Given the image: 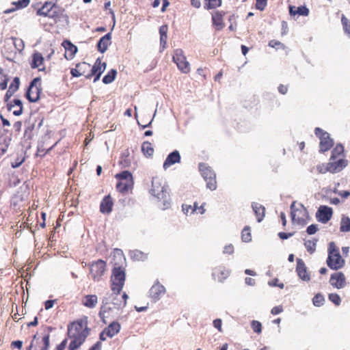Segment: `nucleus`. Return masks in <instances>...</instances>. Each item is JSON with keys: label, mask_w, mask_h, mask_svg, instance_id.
<instances>
[{"label": "nucleus", "mask_w": 350, "mask_h": 350, "mask_svg": "<svg viewBox=\"0 0 350 350\" xmlns=\"http://www.w3.org/2000/svg\"><path fill=\"white\" fill-rule=\"evenodd\" d=\"M252 206L256 215L257 221L260 222L264 219L265 208L262 204L257 202H254Z\"/></svg>", "instance_id": "nucleus-34"}, {"label": "nucleus", "mask_w": 350, "mask_h": 350, "mask_svg": "<svg viewBox=\"0 0 350 350\" xmlns=\"http://www.w3.org/2000/svg\"><path fill=\"white\" fill-rule=\"evenodd\" d=\"M325 302L324 296L321 293L316 294L312 298V303L314 306L320 307L323 305Z\"/></svg>", "instance_id": "nucleus-47"}, {"label": "nucleus", "mask_w": 350, "mask_h": 350, "mask_svg": "<svg viewBox=\"0 0 350 350\" xmlns=\"http://www.w3.org/2000/svg\"><path fill=\"white\" fill-rule=\"evenodd\" d=\"M317 230V226L315 224H312L307 228L306 232L308 234H314V233H316Z\"/></svg>", "instance_id": "nucleus-58"}, {"label": "nucleus", "mask_w": 350, "mask_h": 350, "mask_svg": "<svg viewBox=\"0 0 350 350\" xmlns=\"http://www.w3.org/2000/svg\"><path fill=\"white\" fill-rule=\"evenodd\" d=\"M106 68V64L102 62L100 58H98L94 64L92 66L89 75L86 76L87 79H90L92 77H95L94 82H96L100 79V75L104 72Z\"/></svg>", "instance_id": "nucleus-14"}, {"label": "nucleus", "mask_w": 350, "mask_h": 350, "mask_svg": "<svg viewBox=\"0 0 350 350\" xmlns=\"http://www.w3.org/2000/svg\"><path fill=\"white\" fill-rule=\"evenodd\" d=\"M112 295V304H113L115 309L120 310L126 306L129 297L125 292H124L121 295L118 294V297H116V295H113V293Z\"/></svg>", "instance_id": "nucleus-26"}, {"label": "nucleus", "mask_w": 350, "mask_h": 350, "mask_svg": "<svg viewBox=\"0 0 350 350\" xmlns=\"http://www.w3.org/2000/svg\"><path fill=\"white\" fill-rule=\"evenodd\" d=\"M102 344L100 341L96 342L88 350H101Z\"/></svg>", "instance_id": "nucleus-64"}, {"label": "nucleus", "mask_w": 350, "mask_h": 350, "mask_svg": "<svg viewBox=\"0 0 350 350\" xmlns=\"http://www.w3.org/2000/svg\"><path fill=\"white\" fill-rule=\"evenodd\" d=\"M91 70V65L85 62H80L76 64L75 68H72L70 74L73 77H79L81 76L89 75Z\"/></svg>", "instance_id": "nucleus-15"}, {"label": "nucleus", "mask_w": 350, "mask_h": 350, "mask_svg": "<svg viewBox=\"0 0 350 350\" xmlns=\"http://www.w3.org/2000/svg\"><path fill=\"white\" fill-rule=\"evenodd\" d=\"M172 60L181 72L187 74L190 72L191 67L189 62L187 60L184 51L181 49L174 50Z\"/></svg>", "instance_id": "nucleus-8"}, {"label": "nucleus", "mask_w": 350, "mask_h": 350, "mask_svg": "<svg viewBox=\"0 0 350 350\" xmlns=\"http://www.w3.org/2000/svg\"><path fill=\"white\" fill-rule=\"evenodd\" d=\"M41 90V79L36 77L31 82L26 93V98L29 102L35 103L39 100Z\"/></svg>", "instance_id": "nucleus-10"}, {"label": "nucleus", "mask_w": 350, "mask_h": 350, "mask_svg": "<svg viewBox=\"0 0 350 350\" xmlns=\"http://www.w3.org/2000/svg\"><path fill=\"white\" fill-rule=\"evenodd\" d=\"M150 193L159 201H163L164 206L169 204L168 200L170 195L168 192V187L162 178L159 176L152 178V187L150 189Z\"/></svg>", "instance_id": "nucleus-3"}, {"label": "nucleus", "mask_w": 350, "mask_h": 350, "mask_svg": "<svg viewBox=\"0 0 350 350\" xmlns=\"http://www.w3.org/2000/svg\"><path fill=\"white\" fill-rule=\"evenodd\" d=\"M98 314L102 321L106 324L108 320L114 319L116 314L114 312V308L105 304L101 306Z\"/></svg>", "instance_id": "nucleus-19"}, {"label": "nucleus", "mask_w": 350, "mask_h": 350, "mask_svg": "<svg viewBox=\"0 0 350 350\" xmlns=\"http://www.w3.org/2000/svg\"><path fill=\"white\" fill-rule=\"evenodd\" d=\"M90 332L87 316L70 323L67 327V338L70 340L68 350L79 349L85 342Z\"/></svg>", "instance_id": "nucleus-1"}, {"label": "nucleus", "mask_w": 350, "mask_h": 350, "mask_svg": "<svg viewBox=\"0 0 350 350\" xmlns=\"http://www.w3.org/2000/svg\"><path fill=\"white\" fill-rule=\"evenodd\" d=\"M116 178L119 181L116 185V189L118 192L126 193L133 187V178L132 174L129 171H123L116 174Z\"/></svg>", "instance_id": "nucleus-5"}, {"label": "nucleus", "mask_w": 350, "mask_h": 350, "mask_svg": "<svg viewBox=\"0 0 350 350\" xmlns=\"http://www.w3.org/2000/svg\"><path fill=\"white\" fill-rule=\"evenodd\" d=\"M234 252V247L232 245H226L224 249V253L232 254Z\"/></svg>", "instance_id": "nucleus-63"}, {"label": "nucleus", "mask_w": 350, "mask_h": 350, "mask_svg": "<svg viewBox=\"0 0 350 350\" xmlns=\"http://www.w3.org/2000/svg\"><path fill=\"white\" fill-rule=\"evenodd\" d=\"M314 133L320 139L319 151L325 152L330 150L334 145V142L329 134L319 127L315 128Z\"/></svg>", "instance_id": "nucleus-9"}, {"label": "nucleus", "mask_w": 350, "mask_h": 350, "mask_svg": "<svg viewBox=\"0 0 350 350\" xmlns=\"http://www.w3.org/2000/svg\"><path fill=\"white\" fill-rule=\"evenodd\" d=\"M165 288L159 282H155L149 291V297L154 301L156 302L165 294Z\"/></svg>", "instance_id": "nucleus-18"}, {"label": "nucleus", "mask_w": 350, "mask_h": 350, "mask_svg": "<svg viewBox=\"0 0 350 350\" xmlns=\"http://www.w3.org/2000/svg\"><path fill=\"white\" fill-rule=\"evenodd\" d=\"M20 85V79L18 77L14 78L10 83L8 91L5 93L4 100L8 102V100L14 95V94L18 90Z\"/></svg>", "instance_id": "nucleus-30"}, {"label": "nucleus", "mask_w": 350, "mask_h": 350, "mask_svg": "<svg viewBox=\"0 0 350 350\" xmlns=\"http://www.w3.org/2000/svg\"><path fill=\"white\" fill-rule=\"evenodd\" d=\"M289 12L291 15H299V16H308L309 14V10L306 6H290Z\"/></svg>", "instance_id": "nucleus-36"}, {"label": "nucleus", "mask_w": 350, "mask_h": 350, "mask_svg": "<svg viewBox=\"0 0 350 350\" xmlns=\"http://www.w3.org/2000/svg\"><path fill=\"white\" fill-rule=\"evenodd\" d=\"M329 165L328 163L326 164H320L317 166V170L320 174H325L327 172H329Z\"/></svg>", "instance_id": "nucleus-54"}, {"label": "nucleus", "mask_w": 350, "mask_h": 350, "mask_svg": "<svg viewBox=\"0 0 350 350\" xmlns=\"http://www.w3.org/2000/svg\"><path fill=\"white\" fill-rule=\"evenodd\" d=\"M293 234H294L293 232L286 233V232H280L278 233V237L281 239L284 240V239H288L289 237H292Z\"/></svg>", "instance_id": "nucleus-61"}, {"label": "nucleus", "mask_w": 350, "mask_h": 350, "mask_svg": "<svg viewBox=\"0 0 350 350\" xmlns=\"http://www.w3.org/2000/svg\"><path fill=\"white\" fill-rule=\"evenodd\" d=\"M36 336H34V339L31 341L30 345V349L31 350H48L49 347V334H46L43 336L40 345H38V342L35 340Z\"/></svg>", "instance_id": "nucleus-25"}, {"label": "nucleus", "mask_w": 350, "mask_h": 350, "mask_svg": "<svg viewBox=\"0 0 350 350\" xmlns=\"http://www.w3.org/2000/svg\"><path fill=\"white\" fill-rule=\"evenodd\" d=\"M199 170L206 183V187L214 191L217 189L216 174L211 167L205 163L199 164Z\"/></svg>", "instance_id": "nucleus-6"}, {"label": "nucleus", "mask_w": 350, "mask_h": 350, "mask_svg": "<svg viewBox=\"0 0 350 350\" xmlns=\"http://www.w3.org/2000/svg\"><path fill=\"white\" fill-rule=\"evenodd\" d=\"M131 160L129 157V152L128 150H126L125 152H122V154L120 156V161H119V165L122 167H128L131 165Z\"/></svg>", "instance_id": "nucleus-38"}, {"label": "nucleus", "mask_w": 350, "mask_h": 350, "mask_svg": "<svg viewBox=\"0 0 350 350\" xmlns=\"http://www.w3.org/2000/svg\"><path fill=\"white\" fill-rule=\"evenodd\" d=\"M269 46L270 47L276 48V49H278L280 47H281L282 49L284 48V45L282 42H280L278 40H270L269 42Z\"/></svg>", "instance_id": "nucleus-55"}, {"label": "nucleus", "mask_w": 350, "mask_h": 350, "mask_svg": "<svg viewBox=\"0 0 350 350\" xmlns=\"http://www.w3.org/2000/svg\"><path fill=\"white\" fill-rule=\"evenodd\" d=\"M345 150L342 144H338L332 150V154L330 157L331 160H336V159H345Z\"/></svg>", "instance_id": "nucleus-35"}, {"label": "nucleus", "mask_w": 350, "mask_h": 350, "mask_svg": "<svg viewBox=\"0 0 350 350\" xmlns=\"http://www.w3.org/2000/svg\"><path fill=\"white\" fill-rule=\"evenodd\" d=\"M222 4V0H204V8L205 10H214L219 8Z\"/></svg>", "instance_id": "nucleus-39"}, {"label": "nucleus", "mask_w": 350, "mask_h": 350, "mask_svg": "<svg viewBox=\"0 0 350 350\" xmlns=\"http://www.w3.org/2000/svg\"><path fill=\"white\" fill-rule=\"evenodd\" d=\"M267 5V0H256L255 8L260 11H264Z\"/></svg>", "instance_id": "nucleus-53"}, {"label": "nucleus", "mask_w": 350, "mask_h": 350, "mask_svg": "<svg viewBox=\"0 0 350 350\" xmlns=\"http://www.w3.org/2000/svg\"><path fill=\"white\" fill-rule=\"evenodd\" d=\"M142 151L146 157L152 156L154 153V148L152 144L148 141L143 142L142 144Z\"/></svg>", "instance_id": "nucleus-40"}, {"label": "nucleus", "mask_w": 350, "mask_h": 350, "mask_svg": "<svg viewBox=\"0 0 350 350\" xmlns=\"http://www.w3.org/2000/svg\"><path fill=\"white\" fill-rule=\"evenodd\" d=\"M222 321L220 319H216L213 321V325L218 329L219 332H222Z\"/></svg>", "instance_id": "nucleus-59"}, {"label": "nucleus", "mask_w": 350, "mask_h": 350, "mask_svg": "<svg viewBox=\"0 0 350 350\" xmlns=\"http://www.w3.org/2000/svg\"><path fill=\"white\" fill-rule=\"evenodd\" d=\"M230 271L226 267L218 266L213 269L212 276L214 280L219 282H223L226 278L229 277Z\"/></svg>", "instance_id": "nucleus-17"}, {"label": "nucleus", "mask_w": 350, "mask_h": 350, "mask_svg": "<svg viewBox=\"0 0 350 350\" xmlns=\"http://www.w3.org/2000/svg\"><path fill=\"white\" fill-rule=\"evenodd\" d=\"M340 230L344 232L350 231V219L348 217H343L342 218Z\"/></svg>", "instance_id": "nucleus-44"}, {"label": "nucleus", "mask_w": 350, "mask_h": 350, "mask_svg": "<svg viewBox=\"0 0 350 350\" xmlns=\"http://www.w3.org/2000/svg\"><path fill=\"white\" fill-rule=\"evenodd\" d=\"M241 239L244 242H249L252 240L250 228L245 226L241 232Z\"/></svg>", "instance_id": "nucleus-46"}, {"label": "nucleus", "mask_w": 350, "mask_h": 350, "mask_svg": "<svg viewBox=\"0 0 350 350\" xmlns=\"http://www.w3.org/2000/svg\"><path fill=\"white\" fill-rule=\"evenodd\" d=\"M329 282L332 286L337 289H341L347 286V278L341 271H336L330 276Z\"/></svg>", "instance_id": "nucleus-12"}, {"label": "nucleus", "mask_w": 350, "mask_h": 350, "mask_svg": "<svg viewBox=\"0 0 350 350\" xmlns=\"http://www.w3.org/2000/svg\"><path fill=\"white\" fill-rule=\"evenodd\" d=\"M226 12L223 10H216L211 13L212 25L217 31L222 30L225 27L224 16Z\"/></svg>", "instance_id": "nucleus-13"}, {"label": "nucleus", "mask_w": 350, "mask_h": 350, "mask_svg": "<svg viewBox=\"0 0 350 350\" xmlns=\"http://www.w3.org/2000/svg\"><path fill=\"white\" fill-rule=\"evenodd\" d=\"M329 300L336 306H339L341 303V299L337 293H330L328 295Z\"/></svg>", "instance_id": "nucleus-52"}, {"label": "nucleus", "mask_w": 350, "mask_h": 350, "mask_svg": "<svg viewBox=\"0 0 350 350\" xmlns=\"http://www.w3.org/2000/svg\"><path fill=\"white\" fill-rule=\"evenodd\" d=\"M326 262L330 269L336 271L342 268L345 264V260L340 254L338 247L334 242H331L329 244L328 256Z\"/></svg>", "instance_id": "nucleus-4"}, {"label": "nucleus", "mask_w": 350, "mask_h": 350, "mask_svg": "<svg viewBox=\"0 0 350 350\" xmlns=\"http://www.w3.org/2000/svg\"><path fill=\"white\" fill-rule=\"evenodd\" d=\"M341 23L345 33L350 38V21L344 14L341 17Z\"/></svg>", "instance_id": "nucleus-42"}, {"label": "nucleus", "mask_w": 350, "mask_h": 350, "mask_svg": "<svg viewBox=\"0 0 350 350\" xmlns=\"http://www.w3.org/2000/svg\"><path fill=\"white\" fill-rule=\"evenodd\" d=\"M12 40L15 49L18 52H22L25 48V44L23 40L19 38H12Z\"/></svg>", "instance_id": "nucleus-48"}, {"label": "nucleus", "mask_w": 350, "mask_h": 350, "mask_svg": "<svg viewBox=\"0 0 350 350\" xmlns=\"http://www.w3.org/2000/svg\"><path fill=\"white\" fill-rule=\"evenodd\" d=\"M251 326L254 332H256L258 334H260L262 332V324L260 322L253 320L251 322Z\"/></svg>", "instance_id": "nucleus-51"}, {"label": "nucleus", "mask_w": 350, "mask_h": 350, "mask_svg": "<svg viewBox=\"0 0 350 350\" xmlns=\"http://www.w3.org/2000/svg\"><path fill=\"white\" fill-rule=\"evenodd\" d=\"M55 4L51 2H46L41 8L37 11V14L49 18L57 16L56 12L53 11Z\"/></svg>", "instance_id": "nucleus-22"}, {"label": "nucleus", "mask_w": 350, "mask_h": 350, "mask_svg": "<svg viewBox=\"0 0 350 350\" xmlns=\"http://www.w3.org/2000/svg\"><path fill=\"white\" fill-rule=\"evenodd\" d=\"M114 205L112 197L109 194L105 196L100 204V212L105 215H109L112 211Z\"/></svg>", "instance_id": "nucleus-21"}, {"label": "nucleus", "mask_w": 350, "mask_h": 350, "mask_svg": "<svg viewBox=\"0 0 350 350\" xmlns=\"http://www.w3.org/2000/svg\"><path fill=\"white\" fill-rule=\"evenodd\" d=\"M11 140V137L8 135L0 133V159L6 153Z\"/></svg>", "instance_id": "nucleus-29"}, {"label": "nucleus", "mask_w": 350, "mask_h": 350, "mask_svg": "<svg viewBox=\"0 0 350 350\" xmlns=\"http://www.w3.org/2000/svg\"><path fill=\"white\" fill-rule=\"evenodd\" d=\"M44 64V57L39 52H35L32 55V60L31 62V67L32 68H39V70H44L45 69L44 66L42 68H40L41 66H43Z\"/></svg>", "instance_id": "nucleus-32"}, {"label": "nucleus", "mask_w": 350, "mask_h": 350, "mask_svg": "<svg viewBox=\"0 0 350 350\" xmlns=\"http://www.w3.org/2000/svg\"><path fill=\"white\" fill-rule=\"evenodd\" d=\"M113 268L110 279L111 290L113 295L118 296L122 291L126 280L125 262L126 258L123 255L118 254L113 258Z\"/></svg>", "instance_id": "nucleus-2"}, {"label": "nucleus", "mask_w": 350, "mask_h": 350, "mask_svg": "<svg viewBox=\"0 0 350 350\" xmlns=\"http://www.w3.org/2000/svg\"><path fill=\"white\" fill-rule=\"evenodd\" d=\"M111 36L110 33L103 36L97 43V49L101 53H104L111 43Z\"/></svg>", "instance_id": "nucleus-27"}, {"label": "nucleus", "mask_w": 350, "mask_h": 350, "mask_svg": "<svg viewBox=\"0 0 350 350\" xmlns=\"http://www.w3.org/2000/svg\"><path fill=\"white\" fill-rule=\"evenodd\" d=\"M81 303L88 308H94L98 304V297L96 295H85L81 300Z\"/></svg>", "instance_id": "nucleus-33"}, {"label": "nucleus", "mask_w": 350, "mask_h": 350, "mask_svg": "<svg viewBox=\"0 0 350 350\" xmlns=\"http://www.w3.org/2000/svg\"><path fill=\"white\" fill-rule=\"evenodd\" d=\"M180 161V155L178 150H174L168 154L163 163V168L167 169L171 165Z\"/></svg>", "instance_id": "nucleus-28"}, {"label": "nucleus", "mask_w": 350, "mask_h": 350, "mask_svg": "<svg viewBox=\"0 0 350 350\" xmlns=\"http://www.w3.org/2000/svg\"><path fill=\"white\" fill-rule=\"evenodd\" d=\"M167 31L168 27L167 25H163L159 28L160 34V44L161 47L164 49L166 47L167 40Z\"/></svg>", "instance_id": "nucleus-37"}, {"label": "nucleus", "mask_w": 350, "mask_h": 350, "mask_svg": "<svg viewBox=\"0 0 350 350\" xmlns=\"http://www.w3.org/2000/svg\"><path fill=\"white\" fill-rule=\"evenodd\" d=\"M68 340V338H66L64 340H62V342L57 346L56 349L57 350H64L67 345Z\"/></svg>", "instance_id": "nucleus-62"}, {"label": "nucleus", "mask_w": 350, "mask_h": 350, "mask_svg": "<svg viewBox=\"0 0 350 350\" xmlns=\"http://www.w3.org/2000/svg\"><path fill=\"white\" fill-rule=\"evenodd\" d=\"M121 328L120 324L117 321L111 322L100 334L99 338L105 341L107 338H112L120 332Z\"/></svg>", "instance_id": "nucleus-11"}, {"label": "nucleus", "mask_w": 350, "mask_h": 350, "mask_svg": "<svg viewBox=\"0 0 350 350\" xmlns=\"http://www.w3.org/2000/svg\"><path fill=\"white\" fill-rule=\"evenodd\" d=\"M182 209L185 215L193 214L197 211V202H194L193 205L183 204Z\"/></svg>", "instance_id": "nucleus-45"}, {"label": "nucleus", "mask_w": 350, "mask_h": 350, "mask_svg": "<svg viewBox=\"0 0 350 350\" xmlns=\"http://www.w3.org/2000/svg\"><path fill=\"white\" fill-rule=\"evenodd\" d=\"M296 271L297 273L298 276L302 280L308 282L310 280V276L309 273L308 272L305 262L303 261V260L300 258L297 259Z\"/></svg>", "instance_id": "nucleus-24"}, {"label": "nucleus", "mask_w": 350, "mask_h": 350, "mask_svg": "<svg viewBox=\"0 0 350 350\" xmlns=\"http://www.w3.org/2000/svg\"><path fill=\"white\" fill-rule=\"evenodd\" d=\"M0 78H1L0 89L1 90H4L8 87V81H9V77H8V76L7 75L3 74L2 72V69H1V70H0Z\"/></svg>", "instance_id": "nucleus-49"}, {"label": "nucleus", "mask_w": 350, "mask_h": 350, "mask_svg": "<svg viewBox=\"0 0 350 350\" xmlns=\"http://www.w3.org/2000/svg\"><path fill=\"white\" fill-rule=\"evenodd\" d=\"M107 263L105 260L99 259L89 264L90 275L95 282L100 280L106 271Z\"/></svg>", "instance_id": "nucleus-7"}, {"label": "nucleus", "mask_w": 350, "mask_h": 350, "mask_svg": "<svg viewBox=\"0 0 350 350\" xmlns=\"http://www.w3.org/2000/svg\"><path fill=\"white\" fill-rule=\"evenodd\" d=\"M62 45L65 49V58L68 60L73 59L77 52V47L68 40H64Z\"/></svg>", "instance_id": "nucleus-23"}, {"label": "nucleus", "mask_w": 350, "mask_h": 350, "mask_svg": "<svg viewBox=\"0 0 350 350\" xmlns=\"http://www.w3.org/2000/svg\"><path fill=\"white\" fill-rule=\"evenodd\" d=\"M8 109L12 111L14 116H20L23 112V103L19 99H14L8 104Z\"/></svg>", "instance_id": "nucleus-31"}, {"label": "nucleus", "mask_w": 350, "mask_h": 350, "mask_svg": "<svg viewBox=\"0 0 350 350\" xmlns=\"http://www.w3.org/2000/svg\"><path fill=\"white\" fill-rule=\"evenodd\" d=\"M117 71L115 69H111L108 73L103 78V82L105 84L111 83L116 78Z\"/></svg>", "instance_id": "nucleus-43"}, {"label": "nucleus", "mask_w": 350, "mask_h": 350, "mask_svg": "<svg viewBox=\"0 0 350 350\" xmlns=\"http://www.w3.org/2000/svg\"><path fill=\"white\" fill-rule=\"evenodd\" d=\"M294 203L291 204V218L293 222H297L298 224H300V220L299 218H297V213L299 211L298 210H293Z\"/></svg>", "instance_id": "nucleus-56"}, {"label": "nucleus", "mask_w": 350, "mask_h": 350, "mask_svg": "<svg viewBox=\"0 0 350 350\" xmlns=\"http://www.w3.org/2000/svg\"><path fill=\"white\" fill-rule=\"evenodd\" d=\"M333 211L331 207L327 206L321 205L319 206L316 217L319 221L325 224L332 218Z\"/></svg>", "instance_id": "nucleus-16"}, {"label": "nucleus", "mask_w": 350, "mask_h": 350, "mask_svg": "<svg viewBox=\"0 0 350 350\" xmlns=\"http://www.w3.org/2000/svg\"><path fill=\"white\" fill-rule=\"evenodd\" d=\"M29 3V0H18L16 2H13L12 4L16 5L15 8L9 9L5 11V13H10L16 9H21L27 7Z\"/></svg>", "instance_id": "nucleus-41"}, {"label": "nucleus", "mask_w": 350, "mask_h": 350, "mask_svg": "<svg viewBox=\"0 0 350 350\" xmlns=\"http://www.w3.org/2000/svg\"><path fill=\"white\" fill-rule=\"evenodd\" d=\"M283 311V308L282 306H275L273 307L272 309H271V314H278L280 313H281Z\"/></svg>", "instance_id": "nucleus-60"}, {"label": "nucleus", "mask_w": 350, "mask_h": 350, "mask_svg": "<svg viewBox=\"0 0 350 350\" xmlns=\"http://www.w3.org/2000/svg\"><path fill=\"white\" fill-rule=\"evenodd\" d=\"M25 161L24 157H18L14 162H12L11 166L13 168L19 167Z\"/></svg>", "instance_id": "nucleus-57"}, {"label": "nucleus", "mask_w": 350, "mask_h": 350, "mask_svg": "<svg viewBox=\"0 0 350 350\" xmlns=\"http://www.w3.org/2000/svg\"><path fill=\"white\" fill-rule=\"evenodd\" d=\"M329 172L334 174L341 172L348 165V161L345 159H336V160L329 159Z\"/></svg>", "instance_id": "nucleus-20"}, {"label": "nucleus", "mask_w": 350, "mask_h": 350, "mask_svg": "<svg viewBox=\"0 0 350 350\" xmlns=\"http://www.w3.org/2000/svg\"><path fill=\"white\" fill-rule=\"evenodd\" d=\"M304 245L310 253H313L316 248V242L314 240H307L304 243Z\"/></svg>", "instance_id": "nucleus-50"}]
</instances>
